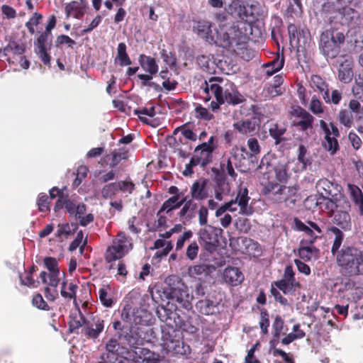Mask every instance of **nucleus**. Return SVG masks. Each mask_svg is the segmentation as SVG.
<instances>
[{
	"label": "nucleus",
	"mask_w": 363,
	"mask_h": 363,
	"mask_svg": "<svg viewBox=\"0 0 363 363\" xmlns=\"http://www.w3.org/2000/svg\"><path fill=\"white\" fill-rule=\"evenodd\" d=\"M223 279L231 286H238L244 280V276L237 267H227L223 272Z\"/></svg>",
	"instance_id": "nucleus-23"
},
{
	"label": "nucleus",
	"mask_w": 363,
	"mask_h": 363,
	"mask_svg": "<svg viewBox=\"0 0 363 363\" xmlns=\"http://www.w3.org/2000/svg\"><path fill=\"white\" fill-rule=\"evenodd\" d=\"M218 302H215L208 298L199 301L196 303V309L203 315H213L218 310Z\"/></svg>",
	"instance_id": "nucleus-26"
},
{
	"label": "nucleus",
	"mask_w": 363,
	"mask_h": 363,
	"mask_svg": "<svg viewBox=\"0 0 363 363\" xmlns=\"http://www.w3.org/2000/svg\"><path fill=\"white\" fill-rule=\"evenodd\" d=\"M292 115L294 117V125L300 130L305 131L313 128L314 117L305 109L297 107L293 110Z\"/></svg>",
	"instance_id": "nucleus-14"
},
{
	"label": "nucleus",
	"mask_w": 363,
	"mask_h": 363,
	"mask_svg": "<svg viewBox=\"0 0 363 363\" xmlns=\"http://www.w3.org/2000/svg\"><path fill=\"white\" fill-rule=\"evenodd\" d=\"M284 90V88H277V86H274L271 84L266 85L264 89L266 96L269 97H274L281 95Z\"/></svg>",
	"instance_id": "nucleus-58"
},
{
	"label": "nucleus",
	"mask_w": 363,
	"mask_h": 363,
	"mask_svg": "<svg viewBox=\"0 0 363 363\" xmlns=\"http://www.w3.org/2000/svg\"><path fill=\"white\" fill-rule=\"evenodd\" d=\"M128 151L125 148H119L118 150H115L112 152V161L110 164L111 167H115L122 160H125L128 157L127 155Z\"/></svg>",
	"instance_id": "nucleus-49"
},
{
	"label": "nucleus",
	"mask_w": 363,
	"mask_h": 363,
	"mask_svg": "<svg viewBox=\"0 0 363 363\" xmlns=\"http://www.w3.org/2000/svg\"><path fill=\"white\" fill-rule=\"evenodd\" d=\"M139 63L144 71L150 74H155L158 72V65L153 57L142 54L139 56Z\"/></svg>",
	"instance_id": "nucleus-29"
},
{
	"label": "nucleus",
	"mask_w": 363,
	"mask_h": 363,
	"mask_svg": "<svg viewBox=\"0 0 363 363\" xmlns=\"http://www.w3.org/2000/svg\"><path fill=\"white\" fill-rule=\"evenodd\" d=\"M340 123L347 128H350L353 125V114L350 110H341L338 114Z\"/></svg>",
	"instance_id": "nucleus-45"
},
{
	"label": "nucleus",
	"mask_w": 363,
	"mask_h": 363,
	"mask_svg": "<svg viewBox=\"0 0 363 363\" xmlns=\"http://www.w3.org/2000/svg\"><path fill=\"white\" fill-rule=\"evenodd\" d=\"M138 350V357L142 358L143 357V363H167L164 357L159 354L145 348H139Z\"/></svg>",
	"instance_id": "nucleus-28"
},
{
	"label": "nucleus",
	"mask_w": 363,
	"mask_h": 363,
	"mask_svg": "<svg viewBox=\"0 0 363 363\" xmlns=\"http://www.w3.org/2000/svg\"><path fill=\"white\" fill-rule=\"evenodd\" d=\"M4 51L6 54L12 53L13 55H21L25 52V47L22 43L11 40L4 48Z\"/></svg>",
	"instance_id": "nucleus-44"
},
{
	"label": "nucleus",
	"mask_w": 363,
	"mask_h": 363,
	"mask_svg": "<svg viewBox=\"0 0 363 363\" xmlns=\"http://www.w3.org/2000/svg\"><path fill=\"white\" fill-rule=\"evenodd\" d=\"M87 7L88 2L86 0L72 1L65 6L66 18L80 19L84 15Z\"/></svg>",
	"instance_id": "nucleus-18"
},
{
	"label": "nucleus",
	"mask_w": 363,
	"mask_h": 363,
	"mask_svg": "<svg viewBox=\"0 0 363 363\" xmlns=\"http://www.w3.org/2000/svg\"><path fill=\"white\" fill-rule=\"evenodd\" d=\"M349 4H344L340 1L335 2L328 0L323 6L325 18L330 23L335 22L342 25L354 26L358 25L359 21V13L354 9L348 7Z\"/></svg>",
	"instance_id": "nucleus-3"
},
{
	"label": "nucleus",
	"mask_w": 363,
	"mask_h": 363,
	"mask_svg": "<svg viewBox=\"0 0 363 363\" xmlns=\"http://www.w3.org/2000/svg\"><path fill=\"white\" fill-rule=\"evenodd\" d=\"M179 199V196H172L170 197L169 199L164 202L159 213L161 211H166V213H168L171 211L179 208L181 206H182L184 202L186 201V197H184L180 201Z\"/></svg>",
	"instance_id": "nucleus-35"
},
{
	"label": "nucleus",
	"mask_w": 363,
	"mask_h": 363,
	"mask_svg": "<svg viewBox=\"0 0 363 363\" xmlns=\"http://www.w3.org/2000/svg\"><path fill=\"white\" fill-rule=\"evenodd\" d=\"M349 189L355 205L358 207L359 215L363 216V194L359 187L349 185Z\"/></svg>",
	"instance_id": "nucleus-40"
},
{
	"label": "nucleus",
	"mask_w": 363,
	"mask_h": 363,
	"mask_svg": "<svg viewBox=\"0 0 363 363\" xmlns=\"http://www.w3.org/2000/svg\"><path fill=\"white\" fill-rule=\"evenodd\" d=\"M162 333L161 345L167 354L183 355L189 352V347L180 340L179 331L175 328H164Z\"/></svg>",
	"instance_id": "nucleus-5"
},
{
	"label": "nucleus",
	"mask_w": 363,
	"mask_h": 363,
	"mask_svg": "<svg viewBox=\"0 0 363 363\" xmlns=\"http://www.w3.org/2000/svg\"><path fill=\"white\" fill-rule=\"evenodd\" d=\"M169 302L166 306H161L157 309V314L161 321L166 323L165 328H178L182 325L179 315L172 308H169Z\"/></svg>",
	"instance_id": "nucleus-13"
},
{
	"label": "nucleus",
	"mask_w": 363,
	"mask_h": 363,
	"mask_svg": "<svg viewBox=\"0 0 363 363\" xmlns=\"http://www.w3.org/2000/svg\"><path fill=\"white\" fill-rule=\"evenodd\" d=\"M208 181L206 179H200L194 182L191 186L190 193L191 199L202 201L208 197Z\"/></svg>",
	"instance_id": "nucleus-20"
},
{
	"label": "nucleus",
	"mask_w": 363,
	"mask_h": 363,
	"mask_svg": "<svg viewBox=\"0 0 363 363\" xmlns=\"http://www.w3.org/2000/svg\"><path fill=\"white\" fill-rule=\"evenodd\" d=\"M274 336L275 338L279 339L284 328V321L281 317H276L273 325Z\"/></svg>",
	"instance_id": "nucleus-62"
},
{
	"label": "nucleus",
	"mask_w": 363,
	"mask_h": 363,
	"mask_svg": "<svg viewBox=\"0 0 363 363\" xmlns=\"http://www.w3.org/2000/svg\"><path fill=\"white\" fill-rule=\"evenodd\" d=\"M233 128L242 135H252L256 131L257 124L252 120L240 121L233 124Z\"/></svg>",
	"instance_id": "nucleus-30"
},
{
	"label": "nucleus",
	"mask_w": 363,
	"mask_h": 363,
	"mask_svg": "<svg viewBox=\"0 0 363 363\" xmlns=\"http://www.w3.org/2000/svg\"><path fill=\"white\" fill-rule=\"evenodd\" d=\"M214 231V228L208 225L201 228L199 232L200 242L207 251L213 250L218 244L217 235Z\"/></svg>",
	"instance_id": "nucleus-15"
},
{
	"label": "nucleus",
	"mask_w": 363,
	"mask_h": 363,
	"mask_svg": "<svg viewBox=\"0 0 363 363\" xmlns=\"http://www.w3.org/2000/svg\"><path fill=\"white\" fill-rule=\"evenodd\" d=\"M216 21L218 23V28H221L222 26L224 27L233 23V21L229 19L228 16L225 12H219L216 14Z\"/></svg>",
	"instance_id": "nucleus-59"
},
{
	"label": "nucleus",
	"mask_w": 363,
	"mask_h": 363,
	"mask_svg": "<svg viewBox=\"0 0 363 363\" xmlns=\"http://www.w3.org/2000/svg\"><path fill=\"white\" fill-rule=\"evenodd\" d=\"M269 131L270 135L273 138L276 139L277 142H279L281 140V137L286 132V129L283 127L279 126L277 123H272L269 127Z\"/></svg>",
	"instance_id": "nucleus-53"
},
{
	"label": "nucleus",
	"mask_w": 363,
	"mask_h": 363,
	"mask_svg": "<svg viewBox=\"0 0 363 363\" xmlns=\"http://www.w3.org/2000/svg\"><path fill=\"white\" fill-rule=\"evenodd\" d=\"M216 182V185L214 189L215 198L218 201H221L225 196L229 195L230 186L225 177H218Z\"/></svg>",
	"instance_id": "nucleus-25"
},
{
	"label": "nucleus",
	"mask_w": 363,
	"mask_h": 363,
	"mask_svg": "<svg viewBox=\"0 0 363 363\" xmlns=\"http://www.w3.org/2000/svg\"><path fill=\"white\" fill-rule=\"evenodd\" d=\"M250 157V153L245 147L235 146L230 151V157L233 161V164L236 168L241 167L245 164V161Z\"/></svg>",
	"instance_id": "nucleus-24"
},
{
	"label": "nucleus",
	"mask_w": 363,
	"mask_h": 363,
	"mask_svg": "<svg viewBox=\"0 0 363 363\" xmlns=\"http://www.w3.org/2000/svg\"><path fill=\"white\" fill-rule=\"evenodd\" d=\"M309 108L314 114L316 115L323 112V108L320 101L315 97L312 98Z\"/></svg>",
	"instance_id": "nucleus-64"
},
{
	"label": "nucleus",
	"mask_w": 363,
	"mask_h": 363,
	"mask_svg": "<svg viewBox=\"0 0 363 363\" xmlns=\"http://www.w3.org/2000/svg\"><path fill=\"white\" fill-rule=\"evenodd\" d=\"M225 10L229 14H237L240 18H243L242 12L245 10V7L240 4L238 0H232L231 2L226 6Z\"/></svg>",
	"instance_id": "nucleus-46"
},
{
	"label": "nucleus",
	"mask_w": 363,
	"mask_h": 363,
	"mask_svg": "<svg viewBox=\"0 0 363 363\" xmlns=\"http://www.w3.org/2000/svg\"><path fill=\"white\" fill-rule=\"evenodd\" d=\"M216 138L211 136L208 142L203 143L198 145L195 150L191 163L205 167L212 161L213 152L216 148Z\"/></svg>",
	"instance_id": "nucleus-8"
},
{
	"label": "nucleus",
	"mask_w": 363,
	"mask_h": 363,
	"mask_svg": "<svg viewBox=\"0 0 363 363\" xmlns=\"http://www.w3.org/2000/svg\"><path fill=\"white\" fill-rule=\"evenodd\" d=\"M234 164L233 160L229 157L223 160L220 163V168L223 172H226L230 177L235 179L237 174L234 170Z\"/></svg>",
	"instance_id": "nucleus-48"
},
{
	"label": "nucleus",
	"mask_w": 363,
	"mask_h": 363,
	"mask_svg": "<svg viewBox=\"0 0 363 363\" xmlns=\"http://www.w3.org/2000/svg\"><path fill=\"white\" fill-rule=\"evenodd\" d=\"M75 229V226L72 224L69 225L68 223L65 224H59L57 226V230L56 233L57 237H61L62 235L67 236L71 235L74 230Z\"/></svg>",
	"instance_id": "nucleus-55"
},
{
	"label": "nucleus",
	"mask_w": 363,
	"mask_h": 363,
	"mask_svg": "<svg viewBox=\"0 0 363 363\" xmlns=\"http://www.w3.org/2000/svg\"><path fill=\"white\" fill-rule=\"evenodd\" d=\"M33 305L40 310L49 311L50 307L40 294H35L32 300Z\"/></svg>",
	"instance_id": "nucleus-57"
},
{
	"label": "nucleus",
	"mask_w": 363,
	"mask_h": 363,
	"mask_svg": "<svg viewBox=\"0 0 363 363\" xmlns=\"http://www.w3.org/2000/svg\"><path fill=\"white\" fill-rule=\"evenodd\" d=\"M272 286L281 291L286 295L294 294L300 288V284L295 279L292 267L286 266L282 279L272 282Z\"/></svg>",
	"instance_id": "nucleus-9"
},
{
	"label": "nucleus",
	"mask_w": 363,
	"mask_h": 363,
	"mask_svg": "<svg viewBox=\"0 0 363 363\" xmlns=\"http://www.w3.org/2000/svg\"><path fill=\"white\" fill-rule=\"evenodd\" d=\"M120 348L118 340L113 338L110 339L106 345V351L112 354H118Z\"/></svg>",
	"instance_id": "nucleus-63"
},
{
	"label": "nucleus",
	"mask_w": 363,
	"mask_h": 363,
	"mask_svg": "<svg viewBox=\"0 0 363 363\" xmlns=\"http://www.w3.org/2000/svg\"><path fill=\"white\" fill-rule=\"evenodd\" d=\"M340 272L348 277L363 275V250L352 246L343 247L337 255Z\"/></svg>",
	"instance_id": "nucleus-2"
},
{
	"label": "nucleus",
	"mask_w": 363,
	"mask_h": 363,
	"mask_svg": "<svg viewBox=\"0 0 363 363\" xmlns=\"http://www.w3.org/2000/svg\"><path fill=\"white\" fill-rule=\"evenodd\" d=\"M330 216H333V221L344 230L350 228V216L346 211L337 209Z\"/></svg>",
	"instance_id": "nucleus-27"
},
{
	"label": "nucleus",
	"mask_w": 363,
	"mask_h": 363,
	"mask_svg": "<svg viewBox=\"0 0 363 363\" xmlns=\"http://www.w3.org/2000/svg\"><path fill=\"white\" fill-rule=\"evenodd\" d=\"M115 61L118 62V64L121 67L131 65L132 62L126 52V45L124 43H120L118 44Z\"/></svg>",
	"instance_id": "nucleus-38"
},
{
	"label": "nucleus",
	"mask_w": 363,
	"mask_h": 363,
	"mask_svg": "<svg viewBox=\"0 0 363 363\" xmlns=\"http://www.w3.org/2000/svg\"><path fill=\"white\" fill-rule=\"evenodd\" d=\"M307 148L303 145H300L298 147V160L303 164L304 169L311 164L310 160L306 157Z\"/></svg>",
	"instance_id": "nucleus-56"
},
{
	"label": "nucleus",
	"mask_w": 363,
	"mask_h": 363,
	"mask_svg": "<svg viewBox=\"0 0 363 363\" xmlns=\"http://www.w3.org/2000/svg\"><path fill=\"white\" fill-rule=\"evenodd\" d=\"M295 223L298 230L304 232L306 235L308 236V240H306V242L313 244L315 241L318 235L315 234L311 228H310L301 220L296 219Z\"/></svg>",
	"instance_id": "nucleus-42"
},
{
	"label": "nucleus",
	"mask_w": 363,
	"mask_h": 363,
	"mask_svg": "<svg viewBox=\"0 0 363 363\" xmlns=\"http://www.w3.org/2000/svg\"><path fill=\"white\" fill-rule=\"evenodd\" d=\"M145 315L146 312L140 309L133 311L131 315L128 313L125 314L124 311L122 313L123 318L135 325H146L147 320L145 319Z\"/></svg>",
	"instance_id": "nucleus-32"
},
{
	"label": "nucleus",
	"mask_w": 363,
	"mask_h": 363,
	"mask_svg": "<svg viewBox=\"0 0 363 363\" xmlns=\"http://www.w3.org/2000/svg\"><path fill=\"white\" fill-rule=\"evenodd\" d=\"M204 90L208 94H213L220 104L236 105L244 101L243 96L233 83L225 82L219 77L211 78L208 82H206Z\"/></svg>",
	"instance_id": "nucleus-1"
},
{
	"label": "nucleus",
	"mask_w": 363,
	"mask_h": 363,
	"mask_svg": "<svg viewBox=\"0 0 363 363\" xmlns=\"http://www.w3.org/2000/svg\"><path fill=\"white\" fill-rule=\"evenodd\" d=\"M296 192V189L294 187L281 186L276 191V193H279V196L274 199L278 203L286 201L290 196L295 195Z\"/></svg>",
	"instance_id": "nucleus-41"
},
{
	"label": "nucleus",
	"mask_w": 363,
	"mask_h": 363,
	"mask_svg": "<svg viewBox=\"0 0 363 363\" xmlns=\"http://www.w3.org/2000/svg\"><path fill=\"white\" fill-rule=\"evenodd\" d=\"M318 252V250L315 247L303 246L298 249V255L304 261H309L313 255Z\"/></svg>",
	"instance_id": "nucleus-51"
},
{
	"label": "nucleus",
	"mask_w": 363,
	"mask_h": 363,
	"mask_svg": "<svg viewBox=\"0 0 363 363\" xmlns=\"http://www.w3.org/2000/svg\"><path fill=\"white\" fill-rule=\"evenodd\" d=\"M199 249V247L196 242L194 241L190 243L188 245L186 252V256L187 258L190 260H194L197 257Z\"/></svg>",
	"instance_id": "nucleus-60"
},
{
	"label": "nucleus",
	"mask_w": 363,
	"mask_h": 363,
	"mask_svg": "<svg viewBox=\"0 0 363 363\" xmlns=\"http://www.w3.org/2000/svg\"><path fill=\"white\" fill-rule=\"evenodd\" d=\"M311 83L322 94L323 98L326 103L330 102V95L328 86L324 80L318 75H313L311 77Z\"/></svg>",
	"instance_id": "nucleus-33"
},
{
	"label": "nucleus",
	"mask_w": 363,
	"mask_h": 363,
	"mask_svg": "<svg viewBox=\"0 0 363 363\" xmlns=\"http://www.w3.org/2000/svg\"><path fill=\"white\" fill-rule=\"evenodd\" d=\"M109 288L108 286L102 287L99 291V296L101 303L106 307H111L113 302L111 298L108 296V291Z\"/></svg>",
	"instance_id": "nucleus-52"
},
{
	"label": "nucleus",
	"mask_w": 363,
	"mask_h": 363,
	"mask_svg": "<svg viewBox=\"0 0 363 363\" xmlns=\"http://www.w3.org/2000/svg\"><path fill=\"white\" fill-rule=\"evenodd\" d=\"M289 5L285 10V14L288 17L298 18L301 16L303 6L301 0H288Z\"/></svg>",
	"instance_id": "nucleus-34"
},
{
	"label": "nucleus",
	"mask_w": 363,
	"mask_h": 363,
	"mask_svg": "<svg viewBox=\"0 0 363 363\" xmlns=\"http://www.w3.org/2000/svg\"><path fill=\"white\" fill-rule=\"evenodd\" d=\"M185 197L186 201L182 204L179 216L184 222H191L195 218L199 206L193 199L187 200V196Z\"/></svg>",
	"instance_id": "nucleus-22"
},
{
	"label": "nucleus",
	"mask_w": 363,
	"mask_h": 363,
	"mask_svg": "<svg viewBox=\"0 0 363 363\" xmlns=\"http://www.w3.org/2000/svg\"><path fill=\"white\" fill-rule=\"evenodd\" d=\"M330 230L335 235L333 244L331 248V252L335 257L336 261L337 255H338L339 252L341 251V249H340V247H341L342 241L344 240V234L340 229H338L336 227L331 228Z\"/></svg>",
	"instance_id": "nucleus-36"
},
{
	"label": "nucleus",
	"mask_w": 363,
	"mask_h": 363,
	"mask_svg": "<svg viewBox=\"0 0 363 363\" xmlns=\"http://www.w3.org/2000/svg\"><path fill=\"white\" fill-rule=\"evenodd\" d=\"M343 199H340L337 196L332 197L321 196L316 201V205L319 206L320 209L327 212L330 216L337 210L341 205Z\"/></svg>",
	"instance_id": "nucleus-19"
},
{
	"label": "nucleus",
	"mask_w": 363,
	"mask_h": 363,
	"mask_svg": "<svg viewBox=\"0 0 363 363\" xmlns=\"http://www.w3.org/2000/svg\"><path fill=\"white\" fill-rule=\"evenodd\" d=\"M320 127L325 134L323 147L327 151L334 155L339 149L337 140V138L340 137L338 128L333 123L328 125L323 120L320 121Z\"/></svg>",
	"instance_id": "nucleus-11"
},
{
	"label": "nucleus",
	"mask_w": 363,
	"mask_h": 363,
	"mask_svg": "<svg viewBox=\"0 0 363 363\" xmlns=\"http://www.w3.org/2000/svg\"><path fill=\"white\" fill-rule=\"evenodd\" d=\"M247 146L250 150V157L257 155L260 152V146L258 140L255 138H250L247 140Z\"/></svg>",
	"instance_id": "nucleus-61"
},
{
	"label": "nucleus",
	"mask_w": 363,
	"mask_h": 363,
	"mask_svg": "<svg viewBox=\"0 0 363 363\" xmlns=\"http://www.w3.org/2000/svg\"><path fill=\"white\" fill-rule=\"evenodd\" d=\"M179 132H180L186 139L191 141H196L197 139L196 134L192 130L189 129L186 125L177 128L174 130V135L177 134Z\"/></svg>",
	"instance_id": "nucleus-50"
},
{
	"label": "nucleus",
	"mask_w": 363,
	"mask_h": 363,
	"mask_svg": "<svg viewBox=\"0 0 363 363\" xmlns=\"http://www.w3.org/2000/svg\"><path fill=\"white\" fill-rule=\"evenodd\" d=\"M345 35L336 30H326L320 36L319 49L328 58H335L340 52L344 44Z\"/></svg>",
	"instance_id": "nucleus-4"
},
{
	"label": "nucleus",
	"mask_w": 363,
	"mask_h": 363,
	"mask_svg": "<svg viewBox=\"0 0 363 363\" xmlns=\"http://www.w3.org/2000/svg\"><path fill=\"white\" fill-rule=\"evenodd\" d=\"M216 270V267L212 264H198L189 268V274L191 277L210 275Z\"/></svg>",
	"instance_id": "nucleus-31"
},
{
	"label": "nucleus",
	"mask_w": 363,
	"mask_h": 363,
	"mask_svg": "<svg viewBox=\"0 0 363 363\" xmlns=\"http://www.w3.org/2000/svg\"><path fill=\"white\" fill-rule=\"evenodd\" d=\"M120 189L118 182L106 184L101 189V196L104 199H113Z\"/></svg>",
	"instance_id": "nucleus-43"
},
{
	"label": "nucleus",
	"mask_w": 363,
	"mask_h": 363,
	"mask_svg": "<svg viewBox=\"0 0 363 363\" xmlns=\"http://www.w3.org/2000/svg\"><path fill=\"white\" fill-rule=\"evenodd\" d=\"M250 197L248 196V191L246 188L240 189L234 200H231L226 203H230V208L228 211L234 212L237 211L236 204L240 207L239 213L242 215L249 216L252 213V209L248 206Z\"/></svg>",
	"instance_id": "nucleus-12"
},
{
	"label": "nucleus",
	"mask_w": 363,
	"mask_h": 363,
	"mask_svg": "<svg viewBox=\"0 0 363 363\" xmlns=\"http://www.w3.org/2000/svg\"><path fill=\"white\" fill-rule=\"evenodd\" d=\"M193 30L207 42L214 43L215 36L211 34V23L209 21L204 20L196 21L193 26Z\"/></svg>",
	"instance_id": "nucleus-21"
},
{
	"label": "nucleus",
	"mask_w": 363,
	"mask_h": 363,
	"mask_svg": "<svg viewBox=\"0 0 363 363\" xmlns=\"http://www.w3.org/2000/svg\"><path fill=\"white\" fill-rule=\"evenodd\" d=\"M77 286L73 283H69L67 289V282L64 281L62 284L61 295L66 298H74Z\"/></svg>",
	"instance_id": "nucleus-47"
},
{
	"label": "nucleus",
	"mask_w": 363,
	"mask_h": 363,
	"mask_svg": "<svg viewBox=\"0 0 363 363\" xmlns=\"http://www.w3.org/2000/svg\"><path fill=\"white\" fill-rule=\"evenodd\" d=\"M40 278L43 283L48 284V285L56 288L60 280V270L49 272V274L46 272H42L40 274Z\"/></svg>",
	"instance_id": "nucleus-37"
},
{
	"label": "nucleus",
	"mask_w": 363,
	"mask_h": 363,
	"mask_svg": "<svg viewBox=\"0 0 363 363\" xmlns=\"http://www.w3.org/2000/svg\"><path fill=\"white\" fill-rule=\"evenodd\" d=\"M69 321V330L72 333L74 332L76 330L79 328L84 327L87 320L82 314V313L79 310L77 313L72 314L70 316Z\"/></svg>",
	"instance_id": "nucleus-39"
},
{
	"label": "nucleus",
	"mask_w": 363,
	"mask_h": 363,
	"mask_svg": "<svg viewBox=\"0 0 363 363\" xmlns=\"http://www.w3.org/2000/svg\"><path fill=\"white\" fill-rule=\"evenodd\" d=\"M133 242L130 237L123 232H120L113 238L112 243L106 252V259L108 262L120 259L132 250Z\"/></svg>",
	"instance_id": "nucleus-7"
},
{
	"label": "nucleus",
	"mask_w": 363,
	"mask_h": 363,
	"mask_svg": "<svg viewBox=\"0 0 363 363\" xmlns=\"http://www.w3.org/2000/svg\"><path fill=\"white\" fill-rule=\"evenodd\" d=\"M167 298L172 302H176L179 307L189 310L191 308L193 296L189 294L186 286L169 287L165 291Z\"/></svg>",
	"instance_id": "nucleus-10"
},
{
	"label": "nucleus",
	"mask_w": 363,
	"mask_h": 363,
	"mask_svg": "<svg viewBox=\"0 0 363 363\" xmlns=\"http://www.w3.org/2000/svg\"><path fill=\"white\" fill-rule=\"evenodd\" d=\"M243 38L242 32L238 24L233 22L225 27L222 26L221 28H217L213 43L225 48H234L240 45Z\"/></svg>",
	"instance_id": "nucleus-6"
},
{
	"label": "nucleus",
	"mask_w": 363,
	"mask_h": 363,
	"mask_svg": "<svg viewBox=\"0 0 363 363\" xmlns=\"http://www.w3.org/2000/svg\"><path fill=\"white\" fill-rule=\"evenodd\" d=\"M337 62L340 65L338 74L340 80L345 83L350 82L353 76L352 57L348 55H342L338 58Z\"/></svg>",
	"instance_id": "nucleus-16"
},
{
	"label": "nucleus",
	"mask_w": 363,
	"mask_h": 363,
	"mask_svg": "<svg viewBox=\"0 0 363 363\" xmlns=\"http://www.w3.org/2000/svg\"><path fill=\"white\" fill-rule=\"evenodd\" d=\"M104 328V321L99 317H94L92 321L87 320L82 328V333L88 338L96 339L101 333Z\"/></svg>",
	"instance_id": "nucleus-17"
},
{
	"label": "nucleus",
	"mask_w": 363,
	"mask_h": 363,
	"mask_svg": "<svg viewBox=\"0 0 363 363\" xmlns=\"http://www.w3.org/2000/svg\"><path fill=\"white\" fill-rule=\"evenodd\" d=\"M318 186L323 189L325 192V196H330L332 197L337 196L336 194L333 193V189L334 188V184L330 182L328 179H321L318 182Z\"/></svg>",
	"instance_id": "nucleus-54"
}]
</instances>
